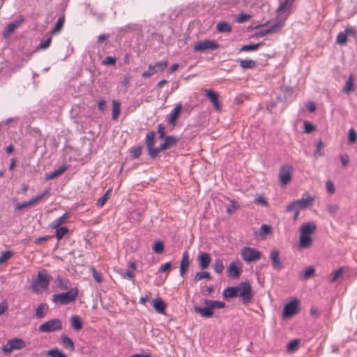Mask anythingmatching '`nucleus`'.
<instances>
[{"label":"nucleus","mask_w":357,"mask_h":357,"mask_svg":"<svg viewBox=\"0 0 357 357\" xmlns=\"http://www.w3.org/2000/svg\"><path fill=\"white\" fill-rule=\"evenodd\" d=\"M317 229L316 224L314 222H309L301 225L300 228L299 247L305 249L310 248L312 244V234Z\"/></svg>","instance_id":"obj_1"},{"label":"nucleus","mask_w":357,"mask_h":357,"mask_svg":"<svg viewBox=\"0 0 357 357\" xmlns=\"http://www.w3.org/2000/svg\"><path fill=\"white\" fill-rule=\"evenodd\" d=\"M52 277L45 271H39L37 278L32 281L31 289L35 293H40L47 288Z\"/></svg>","instance_id":"obj_2"},{"label":"nucleus","mask_w":357,"mask_h":357,"mask_svg":"<svg viewBox=\"0 0 357 357\" xmlns=\"http://www.w3.org/2000/svg\"><path fill=\"white\" fill-rule=\"evenodd\" d=\"M78 295V289L76 287L70 289L68 291L61 294H55L52 296V301L60 305H67L74 301Z\"/></svg>","instance_id":"obj_3"},{"label":"nucleus","mask_w":357,"mask_h":357,"mask_svg":"<svg viewBox=\"0 0 357 357\" xmlns=\"http://www.w3.org/2000/svg\"><path fill=\"white\" fill-rule=\"evenodd\" d=\"M237 287L238 296L242 298L244 304H248L251 302L253 293L251 285L249 282H242Z\"/></svg>","instance_id":"obj_4"},{"label":"nucleus","mask_w":357,"mask_h":357,"mask_svg":"<svg viewBox=\"0 0 357 357\" xmlns=\"http://www.w3.org/2000/svg\"><path fill=\"white\" fill-rule=\"evenodd\" d=\"M241 256L246 263H250L259 260L261 257V253L255 248L243 247L241 250Z\"/></svg>","instance_id":"obj_5"},{"label":"nucleus","mask_w":357,"mask_h":357,"mask_svg":"<svg viewBox=\"0 0 357 357\" xmlns=\"http://www.w3.org/2000/svg\"><path fill=\"white\" fill-rule=\"evenodd\" d=\"M300 310V301L294 298L284 306L282 317L284 319L290 318L298 313Z\"/></svg>","instance_id":"obj_6"},{"label":"nucleus","mask_w":357,"mask_h":357,"mask_svg":"<svg viewBox=\"0 0 357 357\" xmlns=\"http://www.w3.org/2000/svg\"><path fill=\"white\" fill-rule=\"evenodd\" d=\"M62 328V321L59 319H53L40 324L38 331L42 333H50L59 331Z\"/></svg>","instance_id":"obj_7"},{"label":"nucleus","mask_w":357,"mask_h":357,"mask_svg":"<svg viewBox=\"0 0 357 357\" xmlns=\"http://www.w3.org/2000/svg\"><path fill=\"white\" fill-rule=\"evenodd\" d=\"M25 347V342L22 339L15 337L8 340L1 349L4 354H10L13 350L22 349Z\"/></svg>","instance_id":"obj_8"},{"label":"nucleus","mask_w":357,"mask_h":357,"mask_svg":"<svg viewBox=\"0 0 357 357\" xmlns=\"http://www.w3.org/2000/svg\"><path fill=\"white\" fill-rule=\"evenodd\" d=\"M293 168L291 165H283L280 169L279 180L282 185H287L292 179Z\"/></svg>","instance_id":"obj_9"},{"label":"nucleus","mask_w":357,"mask_h":357,"mask_svg":"<svg viewBox=\"0 0 357 357\" xmlns=\"http://www.w3.org/2000/svg\"><path fill=\"white\" fill-rule=\"evenodd\" d=\"M219 47V44L215 40H205L198 42L194 46L195 52H203L206 50H216Z\"/></svg>","instance_id":"obj_10"},{"label":"nucleus","mask_w":357,"mask_h":357,"mask_svg":"<svg viewBox=\"0 0 357 357\" xmlns=\"http://www.w3.org/2000/svg\"><path fill=\"white\" fill-rule=\"evenodd\" d=\"M285 20H286V17L284 19L280 20V21L277 22L276 23L272 24L268 29H264V30L257 32L255 33V36L263 37L269 33H272L277 31L278 29H280V28H282L284 26Z\"/></svg>","instance_id":"obj_11"},{"label":"nucleus","mask_w":357,"mask_h":357,"mask_svg":"<svg viewBox=\"0 0 357 357\" xmlns=\"http://www.w3.org/2000/svg\"><path fill=\"white\" fill-rule=\"evenodd\" d=\"M24 17L20 16L13 22L9 23L3 32V37L7 38L10 36L12 33L24 22Z\"/></svg>","instance_id":"obj_12"},{"label":"nucleus","mask_w":357,"mask_h":357,"mask_svg":"<svg viewBox=\"0 0 357 357\" xmlns=\"http://www.w3.org/2000/svg\"><path fill=\"white\" fill-rule=\"evenodd\" d=\"M227 271L229 278H238L241 274V262L238 260L231 262Z\"/></svg>","instance_id":"obj_13"},{"label":"nucleus","mask_w":357,"mask_h":357,"mask_svg":"<svg viewBox=\"0 0 357 357\" xmlns=\"http://www.w3.org/2000/svg\"><path fill=\"white\" fill-rule=\"evenodd\" d=\"M270 259L272 261L273 269L280 271L282 268V261L280 257V252L278 250H273L270 253Z\"/></svg>","instance_id":"obj_14"},{"label":"nucleus","mask_w":357,"mask_h":357,"mask_svg":"<svg viewBox=\"0 0 357 357\" xmlns=\"http://www.w3.org/2000/svg\"><path fill=\"white\" fill-rule=\"evenodd\" d=\"M304 196H306V198L303 197L300 199L295 200L300 209L309 208L314 202V197L310 196L309 194L305 193Z\"/></svg>","instance_id":"obj_15"},{"label":"nucleus","mask_w":357,"mask_h":357,"mask_svg":"<svg viewBox=\"0 0 357 357\" xmlns=\"http://www.w3.org/2000/svg\"><path fill=\"white\" fill-rule=\"evenodd\" d=\"M189 265H190L189 255H188V252L185 251L183 254L181 264H180L179 273L181 276H184V275L186 273Z\"/></svg>","instance_id":"obj_16"},{"label":"nucleus","mask_w":357,"mask_h":357,"mask_svg":"<svg viewBox=\"0 0 357 357\" xmlns=\"http://www.w3.org/2000/svg\"><path fill=\"white\" fill-rule=\"evenodd\" d=\"M206 96L210 100L213 105L215 110L218 111L220 109V105L218 101V95L216 92L211 89L206 90Z\"/></svg>","instance_id":"obj_17"},{"label":"nucleus","mask_w":357,"mask_h":357,"mask_svg":"<svg viewBox=\"0 0 357 357\" xmlns=\"http://www.w3.org/2000/svg\"><path fill=\"white\" fill-rule=\"evenodd\" d=\"M199 266L202 269H206L211 261V257L208 253H201L198 257Z\"/></svg>","instance_id":"obj_18"},{"label":"nucleus","mask_w":357,"mask_h":357,"mask_svg":"<svg viewBox=\"0 0 357 357\" xmlns=\"http://www.w3.org/2000/svg\"><path fill=\"white\" fill-rule=\"evenodd\" d=\"M195 312L199 314L202 317L210 318L213 315V311L211 309L209 305H206L204 307L195 306Z\"/></svg>","instance_id":"obj_19"},{"label":"nucleus","mask_w":357,"mask_h":357,"mask_svg":"<svg viewBox=\"0 0 357 357\" xmlns=\"http://www.w3.org/2000/svg\"><path fill=\"white\" fill-rule=\"evenodd\" d=\"M294 1L295 0H284L282 2L277 9L278 15L281 16L282 14L289 11Z\"/></svg>","instance_id":"obj_20"},{"label":"nucleus","mask_w":357,"mask_h":357,"mask_svg":"<svg viewBox=\"0 0 357 357\" xmlns=\"http://www.w3.org/2000/svg\"><path fill=\"white\" fill-rule=\"evenodd\" d=\"M153 306L155 310L159 314H165L166 304L163 301V300L160 298H155L153 300Z\"/></svg>","instance_id":"obj_21"},{"label":"nucleus","mask_w":357,"mask_h":357,"mask_svg":"<svg viewBox=\"0 0 357 357\" xmlns=\"http://www.w3.org/2000/svg\"><path fill=\"white\" fill-rule=\"evenodd\" d=\"M179 139L176 136H167L165 137V141L160 144V149L166 150L174 145Z\"/></svg>","instance_id":"obj_22"},{"label":"nucleus","mask_w":357,"mask_h":357,"mask_svg":"<svg viewBox=\"0 0 357 357\" xmlns=\"http://www.w3.org/2000/svg\"><path fill=\"white\" fill-rule=\"evenodd\" d=\"M237 62L243 69H253L256 68L257 63L252 59H238Z\"/></svg>","instance_id":"obj_23"},{"label":"nucleus","mask_w":357,"mask_h":357,"mask_svg":"<svg viewBox=\"0 0 357 357\" xmlns=\"http://www.w3.org/2000/svg\"><path fill=\"white\" fill-rule=\"evenodd\" d=\"M355 91V88L354 86V76L352 74H350L348 79L347 80L343 89L342 91L344 93L349 94L351 92H354Z\"/></svg>","instance_id":"obj_24"},{"label":"nucleus","mask_w":357,"mask_h":357,"mask_svg":"<svg viewBox=\"0 0 357 357\" xmlns=\"http://www.w3.org/2000/svg\"><path fill=\"white\" fill-rule=\"evenodd\" d=\"M61 343L64 348L68 349L70 351H74L75 346L73 340L66 335H62Z\"/></svg>","instance_id":"obj_25"},{"label":"nucleus","mask_w":357,"mask_h":357,"mask_svg":"<svg viewBox=\"0 0 357 357\" xmlns=\"http://www.w3.org/2000/svg\"><path fill=\"white\" fill-rule=\"evenodd\" d=\"M204 303L205 305H209L212 311H213V310H215V309L223 308L225 306V303L224 302L219 301L205 299L204 301Z\"/></svg>","instance_id":"obj_26"},{"label":"nucleus","mask_w":357,"mask_h":357,"mask_svg":"<svg viewBox=\"0 0 357 357\" xmlns=\"http://www.w3.org/2000/svg\"><path fill=\"white\" fill-rule=\"evenodd\" d=\"M182 109L181 105H177L174 109L171 112L168 123L174 125L176 119Z\"/></svg>","instance_id":"obj_27"},{"label":"nucleus","mask_w":357,"mask_h":357,"mask_svg":"<svg viewBox=\"0 0 357 357\" xmlns=\"http://www.w3.org/2000/svg\"><path fill=\"white\" fill-rule=\"evenodd\" d=\"M223 296L225 298H234L238 296V291H237V287H227L223 291Z\"/></svg>","instance_id":"obj_28"},{"label":"nucleus","mask_w":357,"mask_h":357,"mask_svg":"<svg viewBox=\"0 0 357 357\" xmlns=\"http://www.w3.org/2000/svg\"><path fill=\"white\" fill-rule=\"evenodd\" d=\"M216 29L220 33H229L231 31V25L226 22H220L218 23Z\"/></svg>","instance_id":"obj_29"},{"label":"nucleus","mask_w":357,"mask_h":357,"mask_svg":"<svg viewBox=\"0 0 357 357\" xmlns=\"http://www.w3.org/2000/svg\"><path fill=\"white\" fill-rule=\"evenodd\" d=\"M71 325L74 330L79 331L82 328V321L78 316H72L70 318Z\"/></svg>","instance_id":"obj_30"},{"label":"nucleus","mask_w":357,"mask_h":357,"mask_svg":"<svg viewBox=\"0 0 357 357\" xmlns=\"http://www.w3.org/2000/svg\"><path fill=\"white\" fill-rule=\"evenodd\" d=\"M64 21H65L64 15L60 17L58 19V20H57L54 27L52 30V35L57 34V33H59L61 31V30L62 29V28L63 26Z\"/></svg>","instance_id":"obj_31"},{"label":"nucleus","mask_w":357,"mask_h":357,"mask_svg":"<svg viewBox=\"0 0 357 357\" xmlns=\"http://www.w3.org/2000/svg\"><path fill=\"white\" fill-rule=\"evenodd\" d=\"M203 279H206L208 280H210L212 279V277L208 272L200 271V272H198L196 273V275H195V277L193 278V282H197L198 281L203 280Z\"/></svg>","instance_id":"obj_32"},{"label":"nucleus","mask_w":357,"mask_h":357,"mask_svg":"<svg viewBox=\"0 0 357 357\" xmlns=\"http://www.w3.org/2000/svg\"><path fill=\"white\" fill-rule=\"evenodd\" d=\"M112 191V188H109L106 191V192L100 199H98L97 203H96V206L98 208H101V207H102L104 206L105 202L109 199V197Z\"/></svg>","instance_id":"obj_33"},{"label":"nucleus","mask_w":357,"mask_h":357,"mask_svg":"<svg viewBox=\"0 0 357 357\" xmlns=\"http://www.w3.org/2000/svg\"><path fill=\"white\" fill-rule=\"evenodd\" d=\"M66 169H67L66 166L60 167L59 169H55L54 171H53L52 172L49 174L47 176L46 179L47 180L53 179V178H56V176L62 174Z\"/></svg>","instance_id":"obj_34"},{"label":"nucleus","mask_w":357,"mask_h":357,"mask_svg":"<svg viewBox=\"0 0 357 357\" xmlns=\"http://www.w3.org/2000/svg\"><path fill=\"white\" fill-rule=\"evenodd\" d=\"M68 217V213H65L63 215L59 217L58 218H56L52 222V225H51L52 227L55 228V227H60L61 225H63L65 222V221Z\"/></svg>","instance_id":"obj_35"},{"label":"nucleus","mask_w":357,"mask_h":357,"mask_svg":"<svg viewBox=\"0 0 357 357\" xmlns=\"http://www.w3.org/2000/svg\"><path fill=\"white\" fill-rule=\"evenodd\" d=\"M263 45L262 43H258L256 44H249V45H242L240 48L241 52H250V51H255L257 50L259 47H261Z\"/></svg>","instance_id":"obj_36"},{"label":"nucleus","mask_w":357,"mask_h":357,"mask_svg":"<svg viewBox=\"0 0 357 357\" xmlns=\"http://www.w3.org/2000/svg\"><path fill=\"white\" fill-rule=\"evenodd\" d=\"M314 273H315V270H314V267L308 266L303 271V273L301 275V278L303 280H307L309 278H312L314 275Z\"/></svg>","instance_id":"obj_37"},{"label":"nucleus","mask_w":357,"mask_h":357,"mask_svg":"<svg viewBox=\"0 0 357 357\" xmlns=\"http://www.w3.org/2000/svg\"><path fill=\"white\" fill-rule=\"evenodd\" d=\"M120 114V103L116 100L112 101V119H116Z\"/></svg>","instance_id":"obj_38"},{"label":"nucleus","mask_w":357,"mask_h":357,"mask_svg":"<svg viewBox=\"0 0 357 357\" xmlns=\"http://www.w3.org/2000/svg\"><path fill=\"white\" fill-rule=\"evenodd\" d=\"M148 153L151 158L155 159L158 153L164 149H160V146L158 147H154L153 146L147 147Z\"/></svg>","instance_id":"obj_39"},{"label":"nucleus","mask_w":357,"mask_h":357,"mask_svg":"<svg viewBox=\"0 0 357 357\" xmlns=\"http://www.w3.org/2000/svg\"><path fill=\"white\" fill-rule=\"evenodd\" d=\"M47 355L51 357H67L66 355L57 348H54L47 351Z\"/></svg>","instance_id":"obj_40"},{"label":"nucleus","mask_w":357,"mask_h":357,"mask_svg":"<svg viewBox=\"0 0 357 357\" xmlns=\"http://www.w3.org/2000/svg\"><path fill=\"white\" fill-rule=\"evenodd\" d=\"M155 136V133L154 131H151L146 134L145 140L146 148L151 146H154Z\"/></svg>","instance_id":"obj_41"},{"label":"nucleus","mask_w":357,"mask_h":357,"mask_svg":"<svg viewBox=\"0 0 357 357\" xmlns=\"http://www.w3.org/2000/svg\"><path fill=\"white\" fill-rule=\"evenodd\" d=\"M47 308L45 303L40 304L36 309L35 315L38 319H41L45 316L44 310Z\"/></svg>","instance_id":"obj_42"},{"label":"nucleus","mask_w":357,"mask_h":357,"mask_svg":"<svg viewBox=\"0 0 357 357\" xmlns=\"http://www.w3.org/2000/svg\"><path fill=\"white\" fill-rule=\"evenodd\" d=\"M34 204H35L33 202L32 199H31L28 202H24L23 203H17L16 204L15 209L18 210V211H21V210H23L24 208L31 207V206H33Z\"/></svg>","instance_id":"obj_43"},{"label":"nucleus","mask_w":357,"mask_h":357,"mask_svg":"<svg viewBox=\"0 0 357 357\" xmlns=\"http://www.w3.org/2000/svg\"><path fill=\"white\" fill-rule=\"evenodd\" d=\"M214 271L217 273H221L224 270V264L220 259H216L214 261Z\"/></svg>","instance_id":"obj_44"},{"label":"nucleus","mask_w":357,"mask_h":357,"mask_svg":"<svg viewBox=\"0 0 357 357\" xmlns=\"http://www.w3.org/2000/svg\"><path fill=\"white\" fill-rule=\"evenodd\" d=\"M157 72V70L155 69V66H153L152 64H150L148 67L147 70L144 71L142 76L144 78H148L152 76L154 73Z\"/></svg>","instance_id":"obj_45"},{"label":"nucleus","mask_w":357,"mask_h":357,"mask_svg":"<svg viewBox=\"0 0 357 357\" xmlns=\"http://www.w3.org/2000/svg\"><path fill=\"white\" fill-rule=\"evenodd\" d=\"M56 229V236L58 240H60L63 236L68 231V229L65 227H55Z\"/></svg>","instance_id":"obj_46"},{"label":"nucleus","mask_w":357,"mask_h":357,"mask_svg":"<svg viewBox=\"0 0 357 357\" xmlns=\"http://www.w3.org/2000/svg\"><path fill=\"white\" fill-rule=\"evenodd\" d=\"M164 244L162 241H158L154 243L153 250L158 254H160L164 251Z\"/></svg>","instance_id":"obj_47"},{"label":"nucleus","mask_w":357,"mask_h":357,"mask_svg":"<svg viewBox=\"0 0 357 357\" xmlns=\"http://www.w3.org/2000/svg\"><path fill=\"white\" fill-rule=\"evenodd\" d=\"M347 33H344V31L340 32L337 36L336 43L339 45H344L347 43Z\"/></svg>","instance_id":"obj_48"},{"label":"nucleus","mask_w":357,"mask_h":357,"mask_svg":"<svg viewBox=\"0 0 357 357\" xmlns=\"http://www.w3.org/2000/svg\"><path fill=\"white\" fill-rule=\"evenodd\" d=\"M13 255V252L10 250L2 252L0 255V264L10 259Z\"/></svg>","instance_id":"obj_49"},{"label":"nucleus","mask_w":357,"mask_h":357,"mask_svg":"<svg viewBox=\"0 0 357 357\" xmlns=\"http://www.w3.org/2000/svg\"><path fill=\"white\" fill-rule=\"evenodd\" d=\"M357 140V133L354 128H351L348 133V142L350 144H354Z\"/></svg>","instance_id":"obj_50"},{"label":"nucleus","mask_w":357,"mask_h":357,"mask_svg":"<svg viewBox=\"0 0 357 357\" xmlns=\"http://www.w3.org/2000/svg\"><path fill=\"white\" fill-rule=\"evenodd\" d=\"M238 208L237 203L233 200L230 201L229 204L227 207V213L229 215H231Z\"/></svg>","instance_id":"obj_51"},{"label":"nucleus","mask_w":357,"mask_h":357,"mask_svg":"<svg viewBox=\"0 0 357 357\" xmlns=\"http://www.w3.org/2000/svg\"><path fill=\"white\" fill-rule=\"evenodd\" d=\"M342 273H343V270L342 268H340L337 269L336 271H335L331 274L332 277L330 279V282L331 283L334 282L336 280H337L342 275Z\"/></svg>","instance_id":"obj_52"},{"label":"nucleus","mask_w":357,"mask_h":357,"mask_svg":"<svg viewBox=\"0 0 357 357\" xmlns=\"http://www.w3.org/2000/svg\"><path fill=\"white\" fill-rule=\"evenodd\" d=\"M298 344H299V340H293L290 341L287 346V349L288 351H295L297 349Z\"/></svg>","instance_id":"obj_53"},{"label":"nucleus","mask_w":357,"mask_h":357,"mask_svg":"<svg viewBox=\"0 0 357 357\" xmlns=\"http://www.w3.org/2000/svg\"><path fill=\"white\" fill-rule=\"evenodd\" d=\"M168 66V61H162L157 62L155 65H153V66H155V69L157 71L162 72Z\"/></svg>","instance_id":"obj_54"},{"label":"nucleus","mask_w":357,"mask_h":357,"mask_svg":"<svg viewBox=\"0 0 357 357\" xmlns=\"http://www.w3.org/2000/svg\"><path fill=\"white\" fill-rule=\"evenodd\" d=\"M116 59L113 56H106L102 61V64L104 66L114 65L116 63Z\"/></svg>","instance_id":"obj_55"},{"label":"nucleus","mask_w":357,"mask_h":357,"mask_svg":"<svg viewBox=\"0 0 357 357\" xmlns=\"http://www.w3.org/2000/svg\"><path fill=\"white\" fill-rule=\"evenodd\" d=\"M316 127L307 121H304V131L306 133H310L311 132L315 130Z\"/></svg>","instance_id":"obj_56"},{"label":"nucleus","mask_w":357,"mask_h":357,"mask_svg":"<svg viewBox=\"0 0 357 357\" xmlns=\"http://www.w3.org/2000/svg\"><path fill=\"white\" fill-rule=\"evenodd\" d=\"M58 287L61 289H68V280H63V278H61L60 277L58 278Z\"/></svg>","instance_id":"obj_57"},{"label":"nucleus","mask_w":357,"mask_h":357,"mask_svg":"<svg viewBox=\"0 0 357 357\" xmlns=\"http://www.w3.org/2000/svg\"><path fill=\"white\" fill-rule=\"evenodd\" d=\"M299 207L296 204V202L294 201L291 202L287 207V212H294L296 213V211H299Z\"/></svg>","instance_id":"obj_58"},{"label":"nucleus","mask_w":357,"mask_h":357,"mask_svg":"<svg viewBox=\"0 0 357 357\" xmlns=\"http://www.w3.org/2000/svg\"><path fill=\"white\" fill-rule=\"evenodd\" d=\"M250 18V15L245 13H241L236 17V21L238 23H243Z\"/></svg>","instance_id":"obj_59"},{"label":"nucleus","mask_w":357,"mask_h":357,"mask_svg":"<svg viewBox=\"0 0 357 357\" xmlns=\"http://www.w3.org/2000/svg\"><path fill=\"white\" fill-rule=\"evenodd\" d=\"M51 41H52V38H51V37H50V38H47V39H46L45 40H44V41H42V42L40 43V45H39V46H38V50H45V49H47V47H50V44H51Z\"/></svg>","instance_id":"obj_60"},{"label":"nucleus","mask_w":357,"mask_h":357,"mask_svg":"<svg viewBox=\"0 0 357 357\" xmlns=\"http://www.w3.org/2000/svg\"><path fill=\"white\" fill-rule=\"evenodd\" d=\"M91 272H92V275H93V278H94V280L98 282V283H101L102 282V277H101V275L100 273L97 272L96 271V269L92 267L91 268Z\"/></svg>","instance_id":"obj_61"},{"label":"nucleus","mask_w":357,"mask_h":357,"mask_svg":"<svg viewBox=\"0 0 357 357\" xmlns=\"http://www.w3.org/2000/svg\"><path fill=\"white\" fill-rule=\"evenodd\" d=\"M338 206L336 204H328L326 206V210L332 215H335L338 211Z\"/></svg>","instance_id":"obj_62"},{"label":"nucleus","mask_w":357,"mask_h":357,"mask_svg":"<svg viewBox=\"0 0 357 357\" xmlns=\"http://www.w3.org/2000/svg\"><path fill=\"white\" fill-rule=\"evenodd\" d=\"M158 132L160 139L165 138V126L162 123L158 126Z\"/></svg>","instance_id":"obj_63"},{"label":"nucleus","mask_w":357,"mask_h":357,"mask_svg":"<svg viewBox=\"0 0 357 357\" xmlns=\"http://www.w3.org/2000/svg\"><path fill=\"white\" fill-rule=\"evenodd\" d=\"M121 275L123 278H127V279L130 280H132V282H134V277H135V276H134V274H133L131 271H128V270H127V271H125V272H121Z\"/></svg>","instance_id":"obj_64"}]
</instances>
